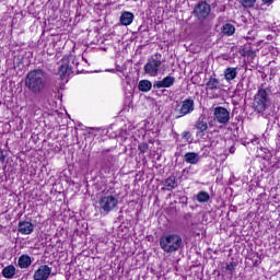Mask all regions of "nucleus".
I'll list each match as a JSON object with an SVG mask.
<instances>
[{"instance_id":"393cba45","label":"nucleus","mask_w":280,"mask_h":280,"mask_svg":"<svg viewBox=\"0 0 280 280\" xmlns=\"http://www.w3.org/2000/svg\"><path fill=\"white\" fill-rule=\"evenodd\" d=\"M149 149H150V147L145 142L140 143L138 145V150H139L140 154H145V152H148Z\"/></svg>"},{"instance_id":"1a4fd4ad","label":"nucleus","mask_w":280,"mask_h":280,"mask_svg":"<svg viewBox=\"0 0 280 280\" xmlns=\"http://www.w3.org/2000/svg\"><path fill=\"white\" fill-rule=\"evenodd\" d=\"M213 117L214 121H217L218 124H229L231 119V113L229 112V109L222 106H218L214 108Z\"/></svg>"},{"instance_id":"7c9ffc66","label":"nucleus","mask_w":280,"mask_h":280,"mask_svg":"<svg viewBox=\"0 0 280 280\" xmlns=\"http://www.w3.org/2000/svg\"><path fill=\"white\" fill-rule=\"evenodd\" d=\"M215 145H218V141H215L214 139H211V138H210L209 148H215Z\"/></svg>"},{"instance_id":"6e6552de","label":"nucleus","mask_w":280,"mask_h":280,"mask_svg":"<svg viewBox=\"0 0 280 280\" xmlns=\"http://www.w3.org/2000/svg\"><path fill=\"white\" fill-rule=\"evenodd\" d=\"M75 60L74 56L63 57L62 63L59 66V75L61 80H67L73 73V67L69 62Z\"/></svg>"},{"instance_id":"4c0bfd02","label":"nucleus","mask_w":280,"mask_h":280,"mask_svg":"<svg viewBox=\"0 0 280 280\" xmlns=\"http://www.w3.org/2000/svg\"><path fill=\"white\" fill-rule=\"evenodd\" d=\"M244 104H246V98H244Z\"/></svg>"},{"instance_id":"7ed1b4c3","label":"nucleus","mask_w":280,"mask_h":280,"mask_svg":"<svg viewBox=\"0 0 280 280\" xmlns=\"http://www.w3.org/2000/svg\"><path fill=\"white\" fill-rule=\"evenodd\" d=\"M252 107L256 113H264L268 108V92L266 90H258L257 94L254 96Z\"/></svg>"},{"instance_id":"aec40b11","label":"nucleus","mask_w":280,"mask_h":280,"mask_svg":"<svg viewBox=\"0 0 280 280\" xmlns=\"http://www.w3.org/2000/svg\"><path fill=\"white\" fill-rule=\"evenodd\" d=\"M221 32L224 36H233L235 34V26L231 23H226L221 27Z\"/></svg>"},{"instance_id":"f03ea898","label":"nucleus","mask_w":280,"mask_h":280,"mask_svg":"<svg viewBox=\"0 0 280 280\" xmlns=\"http://www.w3.org/2000/svg\"><path fill=\"white\" fill-rule=\"evenodd\" d=\"M160 246L164 253H176L183 246V238L177 234L163 235L160 238Z\"/></svg>"},{"instance_id":"dca6fc26","label":"nucleus","mask_w":280,"mask_h":280,"mask_svg":"<svg viewBox=\"0 0 280 280\" xmlns=\"http://www.w3.org/2000/svg\"><path fill=\"white\" fill-rule=\"evenodd\" d=\"M14 275H16V267L14 265H9L2 269V277L4 279H14Z\"/></svg>"},{"instance_id":"423d86ee","label":"nucleus","mask_w":280,"mask_h":280,"mask_svg":"<svg viewBox=\"0 0 280 280\" xmlns=\"http://www.w3.org/2000/svg\"><path fill=\"white\" fill-rule=\"evenodd\" d=\"M194 113V100L186 98L178 103L175 107L176 119H180V117H185L186 115H191Z\"/></svg>"},{"instance_id":"ddd939ff","label":"nucleus","mask_w":280,"mask_h":280,"mask_svg":"<svg viewBox=\"0 0 280 280\" xmlns=\"http://www.w3.org/2000/svg\"><path fill=\"white\" fill-rule=\"evenodd\" d=\"M197 131V135H203L202 132H206V130L209 129V125L207 124V117L200 116L198 120L195 124Z\"/></svg>"},{"instance_id":"a878e982","label":"nucleus","mask_w":280,"mask_h":280,"mask_svg":"<svg viewBox=\"0 0 280 280\" xmlns=\"http://www.w3.org/2000/svg\"><path fill=\"white\" fill-rule=\"evenodd\" d=\"M191 166H189V167H186V168H184L183 170V172H182V176L184 177V178H189V176H191Z\"/></svg>"},{"instance_id":"72a5a7b5","label":"nucleus","mask_w":280,"mask_h":280,"mask_svg":"<svg viewBox=\"0 0 280 280\" xmlns=\"http://www.w3.org/2000/svg\"><path fill=\"white\" fill-rule=\"evenodd\" d=\"M187 226H188V229L194 230V229H196V223L188 221Z\"/></svg>"},{"instance_id":"6ab92c4d","label":"nucleus","mask_w":280,"mask_h":280,"mask_svg":"<svg viewBox=\"0 0 280 280\" xmlns=\"http://www.w3.org/2000/svg\"><path fill=\"white\" fill-rule=\"evenodd\" d=\"M138 89L142 93H148V92L152 91V82L150 80H141L138 83Z\"/></svg>"},{"instance_id":"c756f323","label":"nucleus","mask_w":280,"mask_h":280,"mask_svg":"<svg viewBox=\"0 0 280 280\" xmlns=\"http://www.w3.org/2000/svg\"><path fill=\"white\" fill-rule=\"evenodd\" d=\"M5 152L3 150H0V163H4L5 162Z\"/></svg>"},{"instance_id":"9d476101","label":"nucleus","mask_w":280,"mask_h":280,"mask_svg":"<svg viewBox=\"0 0 280 280\" xmlns=\"http://www.w3.org/2000/svg\"><path fill=\"white\" fill-rule=\"evenodd\" d=\"M51 275V267L49 265H42L39 268L34 272L33 279L34 280H47Z\"/></svg>"},{"instance_id":"473e14b6","label":"nucleus","mask_w":280,"mask_h":280,"mask_svg":"<svg viewBox=\"0 0 280 280\" xmlns=\"http://www.w3.org/2000/svg\"><path fill=\"white\" fill-rule=\"evenodd\" d=\"M226 270L228 272H233V270H235V267L233 266V264H230L226 266Z\"/></svg>"},{"instance_id":"4be33fe9","label":"nucleus","mask_w":280,"mask_h":280,"mask_svg":"<svg viewBox=\"0 0 280 280\" xmlns=\"http://www.w3.org/2000/svg\"><path fill=\"white\" fill-rule=\"evenodd\" d=\"M225 80L231 82V80H235L237 78V70L235 68H228L224 72Z\"/></svg>"},{"instance_id":"2eb2a0df","label":"nucleus","mask_w":280,"mask_h":280,"mask_svg":"<svg viewBox=\"0 0 280 280\" xmlns=\"http://www.w3.org/2000/svg\"><path fill=\"white\" fill-rule=\"evenodd\" d=\"M133 21H135V14L132 12L125 11L120 15V23L125 26L132 25Z\"/></svg>"},{"instance_id":"c85d7f7f","label":"nucleus","mask_w":280,"mask_h":280,"mask_svg":"<svg viewBox=\"0 0 280 280\" xmlns=\"http://www.w3.org/2000/svg\"><path fill=\"white\" fill-rule=\"evenodd\" d=\"M257 3V0H246V8H253Z\"/></svg>"},{"instance_id":"412c9836","label":"nucleus","mask_w":280,"mask_h":280,"mask_svg":"<svg viewBox=\"0 0 280 280\" xmlns=\"http://www.w3.org/2000/svg\"><path fill=\"white\" fill-rule=\"evenodd\" d=\"M246 56H247L248 65H252V67H255V65H257V54H255V50L253 49L247 50Z\"/></svg>"},{"instance_id":"f8f14e48","label":"nucleus","mask_w":280,"mask_h":280,"mask_svg":"<svg viewBox=\"0 0 280 280\" xmlns=\"http://www.w3.org/2000/svg\"><path fill=\"white\" fill-rule=\"evenodd\" d=\"M18 231L21 235H32V233H34V224L28 221H20L18 224Z\"/></svg>"},{"instance_id":"0eeeda50","label":"nucleus","mask_w":280,"mask_h":280,"mask_svg":"<svg viewBox=\"0 0 280 280\" xmlns=\"http://www.w3.org/2000/svg\"><path fill=\"white\" fill-rule=\"evenodd\" d=\"M161 65H163V61H161L159 57H151L144 65V73L151 78H156V75H159V71H161Z\"/></svg>"},{"instance_id":"e433bc0d","label":"nucleus","mask_w":280,"mask_h":280,"mask_svg":"<svg viewBox=\"0 0 280 280\" xmlns=\"http://www.w3.org/2000/svg\"><path fill=\"white\" fill-rule=\"evenodd\" d=\"M240 1L242 3L243 8H246V0H240Z\"/></svg>"},{"instance_id":"f257e3e1","label":"nucleus","mask_w":280,"mask_h":280,"mask_svg":"<svg viewBox=\"0 0 280 280\" xmlns=\"http://www.w3.org/2000/svg\"><path fill=\"white\" fill-rule=\"evenodd\" d=\"M25 86L33 95H40L49 86V74L43 69H34L27 72L25 77Z\"/></svg>"},{"instance_id":"20e7f679","label":"nucleus","mask_w":280,"mask_h":280,"mask_svg":"<svg viewBox=\"0 0 280 280\" xmlns=\"http://www.w3.org/2000/svg\"><path fill=\"white\" fill-rule=\"evenodd\" d=\"M192 14L197 18V21H207L211 14V4L207 3V1H199L195 5Z\"/></svg>"},{"instance_id":"2f4dec72","label":"nucleus","mask_w":280,"mask_h":280,"mask_svg":"<svg viewBox=\"0 0 280 280\" xmlns=\"http://www.w3.org/2000/svg\"><path fill=\"white\" fill-rule=\"evenodd\" d=\"M265 5H272L275 3V0H261Z\"/></svg>"},{"instance_id":"f704fd0d","label":"nucleus","mask_w":280,"mask_h":280,"mask_svg":"<svg viewBox=\"0 0 280 280\" xmlns=\"http://www.w3.org/2000/svg\"><path fill=\"white\" fill-rule=\"evenodd\" d=\"M250 142H252V143H259V138L250 139Z\"/></svg>"},{"instance_id":"9b49d317","label":"nucleus","mask_w":280,"mask_h":280,"mask_svg":"<svg viewBox=\"0 0 280 280\" xmlns=\"http://www.w3.org/2000/svg\"><path fill=\"white\" fill-rule=\"evenodd\" d=\"M176 78L167 75L161 81H154L153 89H171V86H174Z\"/></svg>"},{"instance_id":"bb28decb","label":"nucleus","mask_w":280,"mask_h":280,"mask_svg":"<svg viewBox=\"0 0 280 280\" xmlns=\"http://www.w3.org/2000/svg\"><path fill=\"white\" fill-rule=\"evenodd\" d=\"M257 36V31L252 30L250 32L247 33L246 40H250V38H255Z\"/></svg>"},{"instance_id":"5701e85b","label":"nucleus","mask_w":280,"mask_h":280,"mask_svg":"<svg viewBox=\"0 0 280 280\" xmlns=\"http://www.w3.org/2000/svg\"><path fill=\"white\" fill-rule=\"evenodd\" d=\"M220 86V81L213 77H211L207 83V88L210 91H215Z\"/></svg>"},{"instance_id":"cd10ccee","label":"nucleus","mask_w":280,"mask_h":280,"mask_svg":"<svg viewBox=\"0 0 280 280\" xmlns=\"http://www.w3.org/2000/svg\"><path fill=\"white\" fill-rule=\"evenodd\" d=\"M183 139H185L186 141H189L191 139V132L184 131L183 132Z\"/></svg>"},{"instance_id":"a211bd4d","label":"nucleus","mask_w":280,"mask_h":280,"mask_svg":"<svg viewBox=\"0 0 280 280\" xmlns=\"http://www.w3.org/2000/svg\"><path fill=\"white\" fill-rule=\"evenodd\" d=\"M18 265L22 269L30 268V266H32V257H30V255L26 254L20 256Z\"/></svg>"},{"instance_id":"b1692460","label":"nucleus","mask_w":280,"mask_h":280,"mask_svg":"<svg viewBox=\"0 0 280 280\" xmlns=\"http://www.w3.org/2000/svg\"><path fill=\"white\" fill-rule=\"evenodd\" d=\"M197 200L201 203L209 202L211 196L207 191H199L196 196Z\"/></svg>"},{"instance_id":"39448f33","label":"nucleus","mask_w":280,"mask_h":280,"mask_svg":"<svg viewBox=\"0 0 280 280\" xmlns=\"http://www.w3.org/2000/svg\"><path fill=\"white\" fill-rule=\"evenodd\" d=\"M98 205L100 209L104 211V213H110V211L117 209V205H119V199L113 195L103 196L101 197Z\"/></svg>"},{"instance_id":"4468645a","label":"nucleus","mask_w":280,"mask_h":280,"mask_svg":"<svg viewBox=\"0 0 280 280\" xmlns=\"http://www.w3.org/2000/svg\"><path fill=\"white\" fill-rule=\"evenodd\" d=\"M184 162L190 165H198L200 163V155L196 152H187L184 155Z\"/></svg>"},{"instance_id":"c9c22d12","label":"nucleus","mask_w":280,"mask_h":280,"mask_svg":"<svg viewBox=\"0 0 280 280\" xmlns=\"http://www.w3.org/2000/svg\"><path fill=\"white\" fill-rule=\"evenodd\" d=\"M230 154H235V148L234 147L230 148Z\"/></svg>"},{"instance_id":"f3484780","label":"nucleus","mask_w":280,"mask_h":280,"mask_svg":"<svg viewBox=\"0 0 280 280\" xmlns=\"http://www.w3.org/2000/svg\"><path fill=\"white\" fill-rule=\"evenodd\" d=\"M164 186L166 187L167 191H172L178 187V182L176 180V176L171 175L164 182Z\"/></svg>"}]
</instances>
